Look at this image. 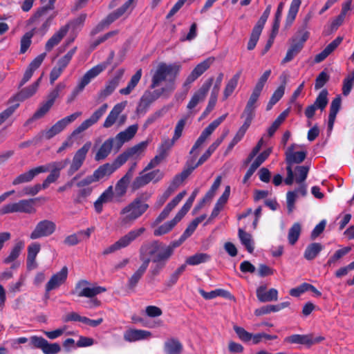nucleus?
Masks as SVG:
<instances>
[{"label": "nucleus", "instance_id": "nucleus-11", "mask_svg": "<svg viewBox=\"0 0 354 354\" xmlns=\"http://www.w3.org/2000/svg\"><path fill=\"white\" fill-rule=\"evenodd\" d=\"M36 200H37V198L24 199L17 203L7 204L2 207L1 212L3 214L14 212L26 214L35 213V209L33 207V203Z\"/></svg>", "mask_w": 354, "mask_h": 354}, {"label": "nucleus", "instance_id": "nucleus-49", "mask_svg": "<svg viewBox=\"0 0 354 354\" xmlns=\"http://www.w3.org/2000/svg\"><path fill=\"white\" fill-rule=\"evenodd\" d=\"M301 231V227L299 223H294L289 229L288 239L290 245H293L296 243L300 236Z\"/></svg>", "mask_w": 354, "mask_h": 354}, {"label": "nucleus", "instance_id": "nucleus-3", "mask_svg": "<svg viewBox=\"0 0 354 354\" xmlns=\"http://www.w3.org/2000/svg\"><path fill=\"white\" fill-rule=\"evenodd\" d=\"M55 2L48 0L47 6L38 8L35 13L27 21V25L32 26L30 31L34 35L44 36L48 30L55 15L48 16V12L54 8Z\"/></svg>", "mask_w": 354, "mask_h": 354}, {"label": "nucleus", "instance_id": "nucleus-41", "mask_svg": "<svg viewBox=\"0 0 354 354\" xmlns=\"http://www.w3.org/2000/svg\"><path fill=\"white\" fill-rule=\"evenodd\" d=\"M115 171L114 169L110 163H105L100 166L96 170L94 171L93 176L96 182L104 178V177L109 176Z\"/></svg>", "mask_w": 354, "mask_h": 354}, {"label": "nucleus", "instance_id": "nucleus-24", "mask_svg": "<svg viewBox=\"0 0 354 354\" xmlns=\"http://www.w3.org/2000/svg\"><path fill=\"white\" fill-rule=\"evenodd\" d=\"M272 152V149L268 148L266 150L261 152L252 163L246 174L244 176L243 182L245 183L252 176L257 169L268 158Z\"/></svg>", "mask_w": 354, "mask_h": 354}, {"label": "nucleus", "instance_id": "nucleus-2", "mask_svg": "<svg viewBox=\"0 0 354 354\" xmlns=\"http://www.w3.org/2000/svg\"><path fill=\"white\" fill-rule=\"evenodd\" d=\"M139 252L140 259L142 262L145 260L150 259V262L153 263L149 270V275L152 279H154L161 272L170 259L160 250H157L156 247L150 242L143 243Z\"/></svg>", "mask_w": 354, "mask_h": 354}, {"label": "nucleus", "instance_id": "nucleus-37", "mask_svg": "<svg viewBox=\"0 0 354 354\" xmlns=\"http://www.w3.org/2000/svg\"><path fill=\"white\" fill-rule=\"evenodd\" d=\"M149 142L147 140L142 141L126 150L128 156L130 158L139 160L143 156L145 151L146 150Z\"/></svg>", "mask_w": 354, "mask_h": 354}, {"label": "nucleus", "instance_id": "nucleus-20", "mask_svg": "<svg viewBox=\"0 0 354 354\" xmlns=\"http://www.w3.org/2000/svg\"><path fill=\"white\" fill-rule=\"evenodd\" d=\"M296 147V144H292L288 147L285 152L286 162L288 165L287 166H290V167H292L294 164L302 162L306 157V151H295Z\"/></svg>", "mask_w": 354, "mask_h": 354}, {"label": "nucleus", "instance_id": "nucleus-56", "mask_svg": "<svg viewBox=\"0 0 354 354\" xmlns=\"http://www.w3.org/2000/svg\"><path fill=\"white\" fill-rule=\"evenodd\" d=\"M177 223H178L173 218L156 229L153 232V234L156 236L165 234L170 232Z\"/></svg>", "mask_w": 354, "mask_h": 354}, {"label": "nucleus", "instance_id": "nucleus-50", "mask_svg": "<svg viewBox=\"0 0 354 354\" xmlns=\"http://www.w3.org/2000/svg\"><path fill=\"white\" fill-rule=\"evenodd\" d=\"M354 86V70L349 73L343 80L342 94L347 96Z\"/></svg>", "mask_w": 354, "mask_h": 354}, {"label": "nucleus", "instance_id": "nucleus-34", "mask_svg": "<svg viewBox=\"0 0 354 354\" xmlns=\"http://www.w3.org/2000/svg\"><path fill=\"white\" fill-rule=\"evenodd\" d=\"M41 245L39 243L34 242L30 244L28 247V254H27V268L29 270L35 269L37 268V263L35 261L36 257L39 252Z\"/></svg>", "mask_w": 354, "mask_h": 354}, {"label": "nucleus", "instance_id": "nucleus-5", "mask_svg": "<svg viewBox=\"0 0 354 354\" xmlns=\"http://www.w3.org/2000/svg\"><path fill=\"white\" fill-rule=\"evenodd\" d=\"M150 194H143L141 197L136 198L131 203L124 207L120 212L121 223L124 225L132 224L140 217L149 208V205L142 199H147Z\"/></svg>", "mask_w": 354, "mask_h": 354}, {"label": "nucleus", "instance_id": "nucleus-47", "mask_svg": "<svg viewBox=\"0 0 354 354\" xmlns=\"http://www.w3.org/2000/svg\"><path fill=\"white\" fill-rule=\"evenodd\" d=\"M239 237L241 243L245 247L248 252L252 253L254 251V242L250 234L245 232L242 229L239 230Z\"/></svg>", "mask_w": 354, "mask_h": 354}, {"label": "nucleus", "instance_id": "nucleus-45", "mask_svg": "<svg viewBox=\"0 0 354 354\" xmlns=\"http://www.w3.org/2000/svg\"><path fill=\"white\" fill-rule=\"evenodd\" d=\"M241 75V71H238L233 77L228 81L223 91V98L226 100L234 92L237 86L238 82Z\"/></svg>", "mask_w": 354, "mask_h": 354}, {"label": "nucleus", "instance_id": "nucleus-62", "mask_svg": "<svg viewBox=\"0 0 354 354\" xmlns=\"http://www.w3.org/2000/svg\"><path fill=\"white\" fill-rule=\"evenodd\" d=\"M129 159H130V158L125 150L123 153L120 154L111 165L115 171L122 166Z\"/></svg>", "mask_w": 354, "mask_h": 354}, {"label": "nucleus", "instance_id": "nucleus-14", "mask_svg": "<svg viewBox=\"0 0 354 354\" xmlns=\"http://www.w3.org/2000/svg\"><path fill=\"white\" fill-rule=\"evenodd\" d=\"M30 344L33 348L41 349L44 354H57L62 349L58 343H49L44 337L36 335L30 337Z\"/></svg>", "mask_w": 354, "mask_h": 354}, {"label": "nucleus", "instance_id": "nucleus-13", "mask_svg": "<svg viewBox=\"0 0 354 354\" xmlns=\"http://www.w3.org/2000/svg\"><path fill=\"white\" fill-rule=\"evenodd\" d=\"M108 108V105L106 104H102L98 109H97L91 116L85 120L83 122L80 124L76 129H75L71 133V136L68 138V140H71V138L76 136L77 135L81 133L82 132L86 131L89 127L95 124L101 117L105 113L106 109Z\"/></svg>", "mask_w": 354, "mask_h": 354}, {"label": "nucleus", "instance_id": "nucleus-54", "mask_svg": "<svg viewBox=\"0 0 354 354\" xmlns=\"http://www.w3.org/2000/svg\"><path fill=\"white\" fill-rule=\"evenodd\" d=\"M77 48L76 46L71 49L64 56L61 57L57 63V66L60 68L62 70H64L70 63L73 55L77 51Z\"/></svg>", "mask_w": 354, "mask_h": 354}, {"label": "nucleus", "instance_id": "nucleus-31", "mask_svg": "<svg viewBox=\"0 0 354 354\" xmlns=\"http://www.w3.org/2000/svg\"><path fill=\"white\" fill-rule=\"evenodd\" d=\"M151 336V332L145 330L131 329L124 334V339L129 342L146 339Z\"/></svg>", "mask_w": 354, "mask_h": 354}, {"label": "nucleus", "instance_id": "nucleus-19", "mask_svg": "<svg viewBox=\"0 0 354 354\" xmlns=\"http://www.w3.org/2000/svg\"><path fill=\"white\" fill-rule=\"evenodd\" d=\"M324 339L322 337H314L313 335H299L295 334L290 336L286 337L284 339L285 342H288L290 344H301L306 345L310 346L313 344L321 342Z\"/></svg>", "mask_w": 354, "mask_h": 354}, {"label": "nucleus", "instance_id": "nucleus-9", "mask_svg": "<svg viewBox=\"0 0 354 354\" xmlns=\"http://www.w3.org/2000/svg\"><path fill=\"white\" fill-rule=\"evenodd\" d=\"M145 232V227H140L138 229L131 230L127 234L120 238L113 244L105 248L102 252V254L107 255L129 246L133 241L141 236Z\"/></svg>", "mask_w": 354, "mask_h": 354}, {"label": "nucleus", "instance_id": "nucleus-57", "mask_svg": "<svg viewBox=\"0 0 354 354\" xmlns=\"http://www.w3.org/2000/svg\"><path fill=\"white\" fill-rule=\"evenodd\" d=\"M35 35L30 31L26 32L21 39L20 41V53H25L29 48L32 43V37Z\"/></svg>", "mask_w": 354, "mask_h": 354}, {"label": "nucleus", "instance_id": "nucleus-26", "mask_svg": "<svg viewBox=\"0 0 354 354\" xmlns=\"http://www.w3.org/2000/svg\"><path fill=\"white\" fill-rule=\"evenodd\" d=\"M122 75L123 71L120 70L118 75L115 76L113 79L107 82L105 88L99 92L97 95L98 100L102 101L104 100L115 91V89L119 85V82Z\"/></svg>", "mask_w": 354, "mask_h": 354}, {"label": "nucleus", "instance_id": "nucleus-44", "mask_svg": "<svg viewBox=\"0 0 354 354\" xmlns=\"http://www.w3.org/2000/svg\"><path fill=\"white\" fill-rule=\"evenodd\" d=\"M24 242L23 241H18L16 242L11 250L9 255L3 259V263L6 264L10 263L16 260L21 254V252L24 248Z\"/></svg>", "mask_w": 354, "mask_h": 354}, {"label": "nucleus", "instance_id": "nucleus-64", "mask_svg": "<svg viewBox=\"0 0 354 354\" xmlns=\"http://www.w3.org/2000/svg\"><path fill=\"white\" fill-rule=\"evenodd\" d=\"M186 267H187L186 264H183L179 268H178L176 269V270L171 275V277L167 282V285L169 286H172L174 284H176V282L178 281L180 276L185 270Z\"/></svg>", "mask_w": 354, "mask_h": 354}, {"label": "nucleus", "instance_id": "nucleus-60", "mask_svg": "<svg viewBox=\"0 0 354 354\" xmlns=\"http://www.w3.org/2000/svg\"><path fill=\"white\" fill-rule=\"evenodd\" d=\"M188 119V115L184 116L176 124L174 129V140H178L183 133V131L186 125L187 120Z\"/></svg>", "mask_w": 354, "mask_h": 354}, {"label": "nucleus", "instance_id": "nucleus-51", "mask_svg": "<svg viewBox=\"0 0 354 354\" xmlns=\"http://www.w3.org/2000/svg\"><path fill=\"white\" fill-rule=\"evenodd\" d=\"M328 91L326 89H323L317 95L314 104H313L317 109L323 111L328 104Z\"/></svg>", "mask_w": 354, "mask_h": 354}, {"label": "nucleus", "instance_id": "nucleus-28", "mask_svg": "<svg viewBox=\"0 0 354 354\" xmlns=\"http://www.w3.org/2000/svg\"><path fill=\"white\" fill-rule=\"evenodd\" d=\"M138 129V124H133L129 126L124 131L117 134L115 138L113 139L114 142H117L118 148H120L124 142L131 140L135 136Z\"/></svg>", "mask_w": 354, "mask_h": 354}, {"label": "nucleus", "instance_id": "nucleus-36", "mask_svg": "<svg viewBox=\"0 0 354 354\" xmlns=\"http://www.w3.org/2000/svg\"><path fill=\"white\" fill-rule=\"evenodd\" d=\"M261 91V90L254 88L243 113H244L245 115H250L254 117V111L257 108V102Z\"/></svg>", "mask_w": 354, "mask_h": 354}, {"label": "nucleus", "instance_id": "nucleus-12", "mask_svg": "<svg viewBox=\"0 0 354 354\" xmlns=\"http://www.w3.org/2000/svg\"><path fill=\"white\" fill-rule=\"evenodd\" d=\"M56 230V224L50 220H42L37 223L30 234L32 240L47 237L53 234Z\"/></svg>", "mask_w": 354, "mask_h": 354}, {"label": "nucleus", "instance_id": "nucleus-46", "mask_svg": "<svg viewBox=\"0 0 354 354\" xmlns=\"http://www.w3.org/2000/svg\"><path fill=\"white\" fill-rule=\"evenodd\" d=\"M211 259L210 255L207 253H196L187 258L185 264L190 266H197L201 263H206Z\"/></svg>", "mask_w": 354, "mask_h": 354}, {"label": "nucleus", "instance_id": "nucleus-43", "mask_svg": "<svg viewBox=\"0 0 354 354\" xmlns=\"http://www.w3.org/2000/svg\"><path fill=\"white\" fill-rule=\"evenodd\" d=\"M142 77V69L140 68L136 71V73L131 77L130 81L129 82L127 86L125 88H121L120 90V93L122 95H129L131 93V91L135 88L137 86L138 83L140 82Z\"/></svg>", "mask_w": 354, "mask_h": 354}, {"label": "nucleus", "instance_id": "nucleus-59", "mask_svg": "<svg viewBox=\"0 0 354 354\" xmlns=\"http://www.w3.org/2000/svg\"><path fill=\"white\" fill-rule=\"evenodd\" d=\"M309 169H310L309 167L306 166V165L296 167V168H295V171H296L295 181L297 183L300 184L301 183H304V181L307 178Z\"/></svg>", "mask_w": 354, "mask_h": 354}, {"label": "nucleus", "instance_id": "nucleus-52", "mask_svg": "<svg viewBox=\"0 0 354 354\" xmlns=\"http://www.w3.org/2000/svg\"><path fill=\"white\" fill-rule=\"evenodd\" d=\"M301 3V0H292L286 17V22L292 24L295 20L299 8Z\"/></svg>", "mask_w": 354, "mask_h": 354}, {"label": "nucleus", "instance_id": "nucleus-7", "mask_svg": "<svg viewBox=\"0 0 354 354\" xmlns=\"http://www.w3.org/2000/svg\"><path fill=\"white\" fill-rule=\"evenodd\" d=\"M105 68L106 65L101 64L88 70L81 78L77 86L73 90L71 95L68 97L67 103L71 104L72 102H73L77 96L84 89L85 86L88 85L93 78L97 77Z\"/></svg>", "mask_w": 354, "mask_h": 354}, {"label": "nucleus", "instance_id": "nucleus-10", "mask_svg": "<svg viewBox=\"0 0 354 354\" xmlns=\"http://www.w3.org/2000/svg\"><path fill=\"white\" fill-rule=\"evenodd\" d=\"M59 164V161H54L48 164L41 165L30 169L18 176H17L12 181L13 185H17L22 183H26L32 181L34 178L41 173L49 171L51 169L56 167Z\"/></svg>", "mask_w": 354, "mask_h": 354}, {"label": "nucleus", "instance_id": "nucleus-53", "mask_svg": "<svg viewBox=\"0 0 354 354\" xmlns=\"http://www.w3.org/2000/svg\"><path fill=\"white\" fill-rule=\"evenodd\" d=\"M214 62V58L209 57L202 62L199 63L192 71L194 74L198 77L205 72Z\"/></svg>", "mask_w": 354, "mask_h": 354}, {"label": "nucleus", "instance_id": "nucleus-58", "mask_svg": "<svg viewBox=\"0 0 354 354\" xmlns=\"http://www.w3.org/2000/svg\"><path fill=\"white\" fill-rule=\"evenodd\" d=\"M166 112L167 109L165 108H162L151 114L143 124L144 129H147L149 125L152 124L159 118H162L166 113Z\"/></svg>", "mask_w": 354, "mask_h": 354}, {"label": "nucleus", "instance_id": "nucleus-63", "mask_svg": "<svg viewBox=\"0 0 354 354\" xmlns=\"http://www.w3.org/2000/svg\"><path fill=\"white\" fill-rule=\"evenodd\" d=\"M234 330L236 332V335L243 342H248L251 340L252 337V334L246 331L243 328L234 326Z\"/></svg>", "mask_w": 354, "mask_h": 354}, {"label": "nucleus", "instance_id": "nucleus-29", "mask_svg": "<svg viewBox=\"0 0 354 354\" xmlns=\"http://www.w3.org/2000/svg\"><path fill=\"white\" fill-rule=\"evenodd\" d=\"M257 297L261 302L277 301L278 299V291L275 288L267 290L266 286H261L257 290Z\"/></svg>", "mask_w": 354, "mask_h": 354}, {"label": "nucleus", "instance_id": "nucleus-55", "mask_svg": "<svg viewBox=\"0 0 354 354\" xmlns=\"http://www.w3.org/2000/svg\"><path fill=\"white\" fill-rule=\"evenodd\" d=\"M351 248L350 247H345L337 250L335 252V254L332 257H330V259L328 260L326 266H334L338 260H339L342 257L347 254L351 251Z\"/></svg>", "mask_w": 354, "mask_h": 354}, {"label": "nucleus", "instance_id": "nucleus-40", "mask_svg": "<svg viewBox=\"0 0 354 354\" xmlns=\"http://www.w3.org/2000/svg\"><path fill=\"white\" fill-rule=\"evenodd\" d=\"M123 109L124 106L122 104H116L106 117L103 124V127L104 128L111 127L115 122L117 118H118L120 113L122 111Z\"/></svg>", "mask_w": 354, "mask_h": 354}, {"label": "nucleus", "instance_id": "nucleus-15", "mask_svg": "<svg viewBox=\"0 0 354 354\" xmlns=\"http://www.w3.org/2000/svg\"><path fill=\"white\" fill-rule=\"evenodd\" d=\"M91 142H86L80 149H79L75 152L67 171L68 176H72L82 166L86 159V154L91 148Z\"/></svg>", "mask_w": 354, "mask_h": 354}, {"label": "nucleus", "instance_id": "nucleus-22", "mask_svg": "<svg viewBox=\"0 0 354 354\" xmlns=\"http://www.w3.org/2000/svg\"><path fill=\"white\" fill-rule=\"evenodd\" d=\"M186 239L185 237L183 238V235L182 234L178 240L171 242L169 245H165L158 241H153L150 243L156 247L157 250H160V252H162L165 254L167 255L168 257L171 258L174 254V249L180 246Z\"/></svg>", "mask_w": 354, "mask_h": 354}, {"label": "nucleus", "instance_id": "nucleus-32", "mask_svg": "<svg viewBox=\"0 0 354 354\" xmlns=\"http://www.w3.org/2000/svg\"><path fill=\"white\" fill-rule=\"evenodd\" d=\"M193 168L187 167L178 174H176L172 179L170 185L168 187L173 193L177 189V188L183 183V182L192 173Z\"/></svg>", "mask_w": 354, "mask_h": 354}, {"label": "nucleus", "instance_id": "nucleus-48", "mask_svg": "<svg viewBox=\"0 0 354 354\" xmlns=\"http://www.w3.org/2000/svg\"><path fill=\"white\" fill-rule=\"evenodd\" d=\"M144 170L139 173V175L136 176L130 184V188L131 192H136V190L145 187L149 184L147 178L145 174Z\"/></svg>", "mask_w": 354, "mask_h": 354}, {"label": "nucleus", "instance_id": "nucleus-33", "mask_svg": "<svg viewBox=\"0 0 354 354\" xmlns=\"http://www.w3.org/2000/svg\"><path fill=\"white\" fill-rule=\"evenodd\" d=\"M193 168L187 167L178 174H176L172 179L170 185L168 187L173 193L177 189V188L183 183V182L192 173Z\"/></svg>", "mask_w": 354, "mask_h": 354}, {"label": "nucleus", "instance_id": "nucleus-30", "mask_svg": "<svg viewBox=\"0 0 354 354\" xmlns=\"http://www.w3.org/2000/svg\"><path fill=\"white\" fill-rule=\"evenodd\" d=\"M41 79V77H39L35 82L29 86L21 89L12 97V100L22 102L32 96L37 91Z\"/></svg>", "mask_w": 354, "mask_h": 354}, {"label": "nucleus", "instance_id": "nucleus-18", "mask_svg": "<svg viewBox=\"0 0 354 354\" xmlns=\"http://www.w3.org/2000/svg\"><path fill=\"white\" fill-rule=\"evenodd\" d=\"M213 81L214 78L209 77L203 84L201 88L194 93L187 106L188 109H193L198 103L205 100V97L212 85Z\"/></svg>", "mask_w": 354, "mask_h": 354}, {"label": "nucleus", "instance_id": "nucleus-61", "mask_svg": "<svg viewBox=\"0 0 354 354\" xmlns=\"http://www.w3.org/2000/svg\"><path fill=\"white\" fill-rule=\"evenodd\" d=\"M221 183V177L218 176L211 186L209 190L206 193L203 198V201L211 200L215 195L216 190L219 187Z\"/></svg>", "mask_w": 354, "mask_h": 354}, {"label": "nucleus", "instance_id": "nucleus-8", "mask_svg": "<svg viewBox=\"0 0 354 354\" xmlns=\"http://www.w3.org/2000/svg\"><path fill=\"white\" fill-rule=\"evenodd\" d=\"M106 291L104 287L91 284L87 280H80L76 284L73 290H71V294L77 295L79 297H88L93 298L96 295H100Z\"/></svg>", "mask_w": 354, "mask_h": 354}, {"label": "nucleus", "instance_id": "nucleus-6", "mask_svg": "<svg viewBox=\"0 0 354 354\" xmlns=\"http://www.w3.org/2000/svg\"><path fill=\"white\" fill-rule=\"evenodd\" d=\"M69 162L70 160L68 158L60 160L59 164L50 170V174L46 177L41 185L35 184L33 186L25 187L23 189V195L35 196L38 194L41 189L48 188L51 183L57 181L60 176L61 170L65 168Z\"/></svg>", "mask_w": 354, "mask_h": 354}, {"label": "nucleus", "instance_id": "nucleus-42", "mask_svg": "<svg viewBox=\"0 0 354 354\" xmlns=\"http://www.w3.org/2000/svg\"><path fill=\"white\" fill-rule=\"evenodd\" d=\"M323 248L324 246L319 243H310L306 247L304 257L306 260L311 261L319 254Z\"/></svg>", "mask_w": 354, "mask_h": 354}, {"label": "nucleus", "instance_id": "nucleus-27", "mask_svg": "<svg viewBox=\"0 0 354 354\" xmlns=\"http://www.w3.org/2000/svg\"><path fill=\"white\" fill-rule=\"evenodd\" d=\"M186 192L183 191L180 192L176 196H175L171 201H170L161 213L158 215L155 221V225H158L163 220H165L171 212V210L180 202V201L185 196Z\"/></svg>", "mask_w": 354, "mask_h": 354}, {"label": "nucleus", "instance_id": "nucleus-16", "mask_svg": "<svg viewBox=\"0 0 354 354\" xmlns=\"http://www.w3.org/2000/svg\"><path fill=\"white\" fill-rule=\"evenodd\" d=\"M301 35V37H297L292 39V43L288 50L286 55L282 60V64H285L290 62L293 58L304 47L305 41L308 39L309 32L308 31H303L299 32Z\"/></svg>", "mask_w": 354, "mask_h": 354}, {"label": "nucleus", "instance_id": "nucleus-38", "mask_svg": "<svg viewBox=\"0 0 354 354\" xmlns=\"http://www.w3.org/2000/svg\"><path fill=\"white\" fill-rule=\"evenodd\" d=\"M113 142V138H109L105 140L95 153V160L96 161L104 160L110 154Z\"/></svg>", "mask_w": 354, "mask_h": 354}, {"label": "nucleus", "instance_id": "nucleus-35", "mask_svg": "<svg viewBox=\"0 0 354 354\" xmlns=\"http://www.w3.org/2000/svg\"><path fill=\"white\" fill-rule=\"evenodd\" d=\"M149 263L150 259L145 260L139 268L129 278L128 281V286L130 289H133L136 286L140 279L145 273Z\"/></svg>", "mask_w": 354, "mask_h": 354}, {"label": "nucleus", "instance_id": "nucleus-39", "mask_svg": "<svg viewBox=\"0 0 354 354\" xmlns=\"http://www.w3.org/2000/svg\"><path fill=\"white\" fill-rule=\"evenodd\" d=\"M164 350L166 354H180L183 346L178 339L171 338L165 342Z\"/></svg>", "mask_w": 354, "mask_h": 354}, {"label": "nucleus", "instance_id": "nucleus-23", "mask_svg": "<svg viewBox=\"0 0 354 354\" xmlns=\"http://www.w3.org/2000/svg\"><path fill=\"white\" fill-rule=\"evenodd\" d=\"M136 6V0H127L124 2L120 8L109 13V21H115L122 16L124 15H129Z\"/></svg>", "mask_w": 354, "mask_h": 354}, {"label": "nucleus", "instance_id": "nucleus-4", "mask_svg": "<svg viewBox=\"0 0 354 354\" xmlns=\"http://www.w3.org/2000/svg\"><path fill=\"white\" fill-rule=\"evenodd\" d=\"M82 115L81 111L75 112L59 120H58L49 129L41 131L32 140H28L20 143L19 147L23 149L29 147L33 142L37 143L42 140L43 138L50 140L56 135L61 133L71 123L73 122L77 118Z\"/></svg>", "mask_w": 354, "mask_h": 354}, {"label": "nucleus", "instance_id": "nucleus-25", "mask_svg": "<svg viewBox=\"0 0 354 354\" xmlns=\"http://www.w3.org/2000/svg\"><path fill=\"white\" fill-rule=\"evenodd\" d=\"M69 30V25L66 24L62 26L58 31L55 32L51 37L46 41L45 49L50 52L52 49L58 45L62 39L66 35Z\"/></svg>", "mask_w": 354, "mask_h": 354}, {"label": "nucleus", "instance_id": "nucleus-21", "mask_svg": "<svg viewBox=\"0 0 354 354\" xmlns=\"http://www.w3.org/2000/svg\"><path fill=\"white\" fill-rule=\"evenodd\" d=\"M67 276L68 269L66 266H64L59 272H57L51 277L46 285V291L49 292L52 290L59 288L66 281Z\"/></svg>", "mask_w": 354, "mask_h": 354}, {"label": "nucleus", "instance_id": "nucleus-1", "mask_svg": "<svg viewBox=\"0 0 354 354\" xmlns=\"http://www.w3.org/2000/svg\"><path fill=\"white\" fill-rule=\"evenodd\" d=\"M181 66L177 63L167 64L160 63L155 71L150 85L151 88L160 86L162 82H167V85L153 91L147 90L140 97L136 108L138 115H145L151 104L158 100L166 92H172L175 90V82L180 71Z\"/></svg>", "mask_w": 354, "mask_h": 354}, {"label": "nucleus", "instance_id": "nucleus-17", "mask_svg": "<svg viewBox=\"0 0 354 354\" xmlns=\"http://www.w3.org/2000/svg\"><path fill=\"white\" fill-rule=\"evenodd\" d=\"M137 163L136 162H133L127 173L117 182L115 187V193L118 196L121 197L126 194L128 185L134 175Z\"/></svg>", "mask_w": 354, "mask_h": 354}]
</instances>
